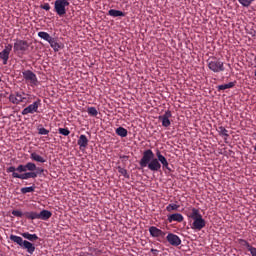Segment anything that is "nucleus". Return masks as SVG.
Instances as JSON below:
<instances>
[{
	"instance_id": "1",
	"label": "nucleus",
	"mask_w": 256,
	"mask_h": 256,
	"mask_svg": "<svg viewBox=\"0 0 256 256\" xmlns=\"http://www.w3.org/2000/svg\"><path fill=\"white\" fill-rule=\"evenodd\" d=\"M157 157V158H156ZM155 153H153V150L147 149L143 152L142 158L139 161V165L142 169H145L147 167L150 171H153L154 173L157 171H161V165L163 171H171L169 168V161H167V158L161 154V151L157 150Z\"/></svg>"
},
{
	"instance_id": "2",
	"label": "nucleus",
	"mask_w": 256,
	"mask_h": 256,
	"mask_svg": "<svg viewBox=\"0 0 256 256\" xmlns=\"http://www.w3.org/2000/svg\"><path fill=\"white\" fill-rule=\"evenodd\" d=\"M35 171H37V165L33 162H28L25 165L19 164L17 167L9 166L6 168V173H12L13 179H21L22 181L37 179L39 172Z\"/></svg>"
},
{
	"instance_id": "3",
	"label": "nucleus",
	"mask_w": 256,
	"mask_h": 256,
	"mask_svg": "<svg viewBox=\"0 0 256 256\" xmlns=\"http://www.w3.org/2000/svg\"><path fill=\"white\" fill-rule=\"evenodd\" d=\"M188 215H190V219L193 220L191 224V229H194V231H201V229H205V225H207V222L205 221V219H203V216L201 215V212H199V209L191 208Z\"/></svg>"
},
{
	"instance_id": "4",
	"label": "nucleus",
	"mask_w": 256,
	"mask_h": 256,
	"mask_svg": "<svg viewBox=\"0 0 256 256\" xmlns=\"http://www.w3.org/2000/svg\"><path fill=\"white\" fill-rule=\"evenodd\" d=\"M10 240H12L13 243L19 245L21 249H26L29 255H33V253H35V245L27 240H23L22 237L17 235H10Z\"/></svg>"
},
{
	"instance_id": "5",
	"label": "nucleus",
	"mask_w": 256,
	"mask_h": 256,
	"mask_svg": "<svg viewBox=\"0 0 256 256\" xmlns=\"http://www.w3.org/2000/svg\"><path fill=\"white\" fill-rule=\"evenodd\" d=\"M208 69L213 73H223L225 71V63L217 57H212L207 60Z\"/></svg>"
},
{
	"instance_id": "6",
	"label": "nucleus",
	"mask_w": 256,
	"mask_h": 256,
	"mask_svg": "<svg viewBox=\"0 0 256 256\" xmlns=\"http://www.w3.org/2000/svg\"><path fill=\"white\" fill-rule=\"evenodd\" d=\"M26 219H31L32 221L35 219H41L42 221H49L51 219L53 213L49 210H42L40 213L37 212H25Z\"/></svg>"
},
{
	"instance_id": "7",
	"label": "nucleus",
	"mask_w": 256,
	"mask_h": 256,
	"mask_svg": "<svg viewBox=\"0 0 256 256\" xmlns=\"http://www.w3.org/2000/svg\"><path fill=\"white\" fill-rule=\"evenodd\" d=\"M67 7H69V0H56L54 2V11L59 17L67 15Z\"/></svg>"
},
{
	"instance_id": "8",
	"label": "nucleus",
	"mask_w": 256,
	"mask_h": 256,
	"mask_svg": "<svg viewBox=\"0 0 256 256\" xmlns=\"http://www.w3.org/2000/svg\"><path fill=\"white\" fill-rule=\"evenodd\" d=\"M22 77L25 80V83H27V85H30V87H37V85H39V79H37V74L31 70L22 71Z\"/></svg>"
},
{
	"instance_id": "9",
	"label": "nucleus",
	"mask_w": 256,
	"mask_h": 256,
	"mask_svg": "<svg viewBox=\"0 0 256 256\" xmlns=\"http://www.w3.org/2000/svg\"><path fill=\"white\" fill-rule=\"evenodd\" d=\"M32 101L34 102L22 110L21 115H33V113H39L41 99L36 97L35 99H32Z\"/></svg>"
},
{
	"instance_id": "10",
	"label": "nucleus",
	"mask_w": 256,
	"mask_h": 256,
	"mask_svg": "<svg viewBox=\"0 0 256 256\" xmlns=\"http://www.w3.org/2000/svg\"><path fill=\"white\" fill-rule=\"evenodd\" d=\"M14 53H21L24 55V53H27L29 51V42L27 40H16V43H14L13 46Z\"/></svg>"
},
{
	"instance_id": "11",
	"label": "nucleus",
	"mask_w": 256,
	"mask_h": 256,
	"mask_svg": "<svg viewBox=\"0 0 256 256\" xmlns=\"http://www.w3.org/2000/svg\"><path fill=\"white\" fill-rule=\"evenodd\" d=\"M11 51H13L12 44H6L4 49L0 52V59L3 61V65H7L9 62V56L11 55Z\"/></svg>"
},
{
	"instance_id": "12",
	"label": "nucleus",
	"mask_w": 256,
	"mask_h": 256,
	"mask_svg": "<svg viewBox=\"0 0 256 256\" xmlns=\"http://www.w3.org/2000/svg\"><path fill=\"white\" fill-rule=\"evenodd\" d=\"M16 97L18 99V103L20 105V103H31V101H33V99H37V96L35 95H31V94H26L25 92H15Z\"/></svg>"
},
{
	"instance_id": "13",
	"label": "nucleus",
	"mask_w": 256,
	"mask_h": 256,
	"mask_svg": "<svg viewBox=\"0 0 256 256\" xmlns=\"http://www.w3.org/2000/svg\"><path fill=\"white\" fill-rule=\"evenodd\" d=\"M166 241H168L172 247H179V245H181V238H179L177 234L169 233L166 236Z\"/></svg>"
},
{
	"instance_id": "14",
	"label": "nucleus",
	"mask_w": 256,
	"mask_h": 256,
	"mask_svg": "<svg viewBox=\"0 0 256 256\" xmlns=\"http://www.w3.org/2000/svg\"><path fill=\"white\" fill-rule=\"evenodd\" d=\"M149 233L151 235V237H155V238H161V239H164L165 238V235H167V233H165L163 230L155 227V226H151L149 228Z\"/></svg>"
},
{
	"instance_id": "15",
	"label": "nucleus",
	"mask_w": 256,
	"mask_h": 256,
	"mask_svg": "<svg viewBox=\"0 0 256 256\" xmlns=\"http://www.w3.org/2000/svg\"><path fill=\"white\" fill-rule=\"evenodd\" d=\"M172 117L171 111H166L162 116H159V121H162V127H170L171 120L169 118Z\"/></svg>"
},
{
	"instance_id": "16",
	"label": "nucleus",
	"mask_w": 256,
	"mask_h": 256,
	"mask_svg": "<svg viewBox=\"0 0 256 256\" xmlns=\"http://www.w3.org/2000/svg\"><path fill=\"white\" fill-rule=\"evenodd\" d=\"M48 43L55 53L59 52V50L64 47L63 43L59 42L57 38L52 37Z\"/></svg>"
},
{
	"instance_id": "17",
	"label": "nucleus",
	"mask_w": 256,
	"mask_h": 256,
	"mask_svg": "<svg viewBox=\"0 0 256 256\" xmlns=\"http://www.w3.org/2000/svg\"><path fill=\"white\" fill-rule=\"evenodd\" d=\"M77 144L79 145L80 149H87V145H89V139L84 134L80 135Z\"/></svg>"
},
{
	"instance_id": "18",
	"label": "nucleus",
	"mask_w": 256,
	"mask_h": 256,
	"mask_svg": "<svg viewBox=\"0 0 256 256\" xmlns=\"http://www.w3.org/2000/svg\"><path fill=\"white\" fill-rule=\"evenodd\" d=\"M183 219L184 218L181 213H174L168 216L169 223H173V221H176L177 223H183Z\"/></svg>"
},
{
	"instance_id": "19",
	"label": "nucleus",
	"mask_w": 256,
	"mask_h": 256,
	"mask_svg": "<svg viewBox=\"0 0 256 256\" xmlns=\"http://www.w3.org/2000/svg\"><path fill=\"white\" fill-rule=\"evenodd\" d=\"M30 159L32 161H36V163H47V159H45L43 156L37 154L36 152H32L30 154Z\"/></svg>"
},
{
	"instance_id": "20",
	"label": "nucleus",
	"mask_w": 256,
	"mask_h": 256,
	"mask_svg": "<svg viewBox=\"0 0 256 256\" xmlns=\"http://www.w3.org/2000/svg\"><path fill=\"white\" fill-rule=\"evenodd\" d=\"M108 15L110 17H125V12L121 10L110 9L108 11Z\"/></svg>"
},
{
	"instance_id": "21",
	"label": "nucleus",
	"mask_w": 256,
	"mask_h": 256,
	"mask_svg": "<svg viewBox=\"0 0 256 256\" xmlns=\"http://www.w3.org/2000/svg\"><path fill=\"white\" fill-rule=\"evenodd\" d=\"M22 237H24V239H27L28 241H37L39 239V236H37V234H31L29 232H24L22 233Z\"/></svg>"
},
{
	"instance_id": "22",
	"label": "nucleus",
	"mask_w": 256,
	"mask_h": 256,
	"mask_svg": "<svg viewBox=\"0 0 256 256\" xmlns=\"http://www.w3.org/2000/svg\"><path fill=\"white\" fill-rule=\"evenodd\" d=\"M115 133L116 135H118V137H127L129 132L127 131V129L120 126L115 130Z\"/></svg>"
},
{
	"instance_id": "23",
	"label": "nucleus",
	"mask_w": 256,
	"mask_h": 256,
	"mask_svg": "<svg viewBox=\"0 0 256 256\" xmlns=\"http://www.w3.org/2000/svg\"><path fill=\"white\" fill-rule=\"evenodd\" d=\"M235 82H230L228 84H222L217 86V91H225V89H233Z\"/></svg>"
},
{
	"instance_id": "24",
	"label": "nucleus",
	"mask_w": 256,
	"mask_h": 256,
	"mask_svg": "<svg viewBox=\"0 0 256 256\" xmlns=\"http://www.w3.org/2000/svg\"><path fill=\"white\" fill-rule=\"evenodd\" d=\"M38 37H40V39H43L44 41H47V43H49L53 38L51 37V35H49V33L43 31L38 32Z\"/></svg>"
},
{
	"instance_id": "25",
	"label": "nucleus",
	"mask_w": 256,
	"mask_h": 256,
	"mask_svg": "<svg viewBox=\"0 0 256 256\" xmlns=\"http://www.w3.org/2000/svg\"><path fill=\"white\" fill-rule=\"evenodd\" d=\"M238 243L241 247H246V249L249 251L253 246L249 244V242L245 239H238Z\"/></svg>"
},
{
	"instance_id": "26",
	"label": "nucleus",
	"mask_w": 256,
	"mask_h": 256,
	"mask_svg": "<svg viewBox=\"0 0 256 256\" xmlns=\"http://www.w3.org/2000/svg\"><path fill=\"white\" fill-rule=\"evenodd\" d=\"M87 113H88V115H90V117H97V115H99V112L97 111V108H95V107H88Z\"/></svg>"
},
{
	"instance_id": "27",
	"label": "nucleus",
	"mask_w": 256,
	"mask_h": 256,
	"mask_svg": "<svg viewBox=\"0 0 256 256\" xmlns=\"http://www.w3.org/2000/svg\"><path fill=\"white\" fill-rule=\"evenodd\" d=\"M179 205L177 204H169L167 207H166V211L168 213H173V211H178L179 210Z\"/></svg>"
},
{
	"instance_id": "28",
	"label": "nucleus",
	"mask_w": 256,
	"mask_h": 256,
	"mask_svg": "<svg viewBox=\"0 0 256 256\" xmlns=\"http://www.w3.org/2000/svg\"><path fill=\"white\" fill-rule=\"evenodd\" d=\"M218 133H220V135L222 137H229V131L227 129H225V127H223V126H220L218 128Z\"/></svg>"
},
{
	"instance_id": "29",
	"label": "nucleus",
	"mask_w": 256,
	"mask_h": 256,
	"mask_svg": "<svg viewBox=\"0 0 256 256\" xmlns=\"http://www.w3.org/2000/svg\"><path fill=\"white\" fill-rule=\"evenodd\" d=\"M118 173H120V175H123V177H125V179H129V173H127V169L118 166Z\"/></svg>"
},
{
	"instance_id": "30",
	"label": "nucleus",
	"mask_w": 256,
	"mask_h": 256,
	"mask_svg": "<svg viewBox=\"0 0 256 256\" xmlns=\"http://www.w3.org/2000/svg\"><path fill=\"white\" fill-rule=\"evenodd\" d=\"M34 191H35V186L21 188V193L23 195H25L27 193H33Z\"/></svg>"
},
{
	"instance_id": "31",
	"label": "nucleus",
	"mask_w": 256,
	"mask_h": 256,
	"mask_svg": "<svg viewBox=\"0 0 256 256\" xmlns=\"http://www.w3.org/2000/svg\"><path fill=\"white\" fill-rule=\"evenodd\" d=\"M9 101L10 103H13V105H19V100L17 99V94H10L9 95Z\"/></svg>"
},
{
	"instance_id": "32",
	"label": "nucleus",
	"mask_w": 256,
	"mask_h": 256,
	"mask_svg": "<svg viewBox=\"0 0 256 256\" xmlns=\"http://www.w3.org/2000/svg\"><path fill=\"white\" fill-rule=\"evenodd\" d=\"M58 133L64 135V137H68V135L71 134V131H69V128H59Z\"/></svg>"
},
{
	"instance_id": "33",
	"label": "nucleus",
	"mask_w": 256,
	"mask_h": 256,
	"mask_svg": "<svg viewBox=\"0 0 256 256\" xmlns=\"http://www.w3.org/2000/svg\"><path fill=\"white\" fill-rule=\"evenodd\" d=\"M253 1L255 0H238V2L240 3V5H242V7H249L251 3H253Z\"/></svg>"
},
{
	"instance_id": "34",
	"label": "nucleus",
	"mask_w": 256,
	"mask_h": 256,
	"mask_svg": "<svg viewBox=\"0 0 256 256\" xmlns=\"http://www.w3.org/2000/svg\"><path fill=\"white\" fill-rule=\"evenodd\" d=\"M12 215L14 217H25V212H21L20 210H13Z\"/></svg>"
},
{
	"instance_id": "35",
	"label": "nucleus",
	"mask_w": 256,
	"mask_h": 256,
	"mask_svg": "<svg viewBox=\"0 0 256 256\" xmlns=\"http://www.w3.org/2000/svg\"><path fill=\"white\" fill-rule=\"evenodd\" d=\"M38 133H39V135H49V130H47L44 127L38 128Z\"/></svg>"
},
{
	"instance_id": "36",
	"label": "nucleus",
	"mask_w": 256,
	"mask_h": 256,
	"mask_svg": "<svg viewBox=\"0 0 256 256\" xmlns=\"http://www.w3.org/2000/svg\"><path fill=\"white\" fill-rule=\"evenodd\" d=\"M41 9H44V11H49L51 9V5H49V3H44L41 5Z\"/></svg>"
},
{
	"instance_id": "37",
	"label": "nucleus",
	"mask_w": 256,
	"mask_h": 256,
	"mask_svg": "<svg viewBox=\"0 0 256 256\" xmlns=\"http://www.w3.org/2000/svg\"><path fill=\"white\" fill-rule=\"evenodd\" d=\"M150 253H152L153 256H159V250L155 249V248H152L150 250Z\"/></svg>"
},
{
	"instance_id": "38",
	"label": "nucleus",
	"mask_w": 256,
	"mask_h": 256,
	"mask_svg": "<svg viewBox=\"0 0 256 256\" xmlns=\"http://www.w3.org/2000/svg\"><path fill=\"white\" fill-rule=\"evenodd\" d=\"M248 251L250 252V254L252 256H256V248L255 247L252 246Z\"/></svg>"
},
{
	"instance_id": "39",
	"label": "nucleus",
	"mask_w": 256,
	"mask_h": 256,
	"mask_svg": "<svg viewBox=\"0 0 256 256\" xmlns=\"http://www.w3.org/2000/svg\"><path fill=\"white\" fill-rule=\"evenodd\" d=\"M43 169H41V168H38L37 166H36V173H43Z\"/></svg>"
},
{
	"instance_id": "40",
	"label": "nucleus",
	"mask_w": 256,
	"mask_h": 256,
	"mask_svg": "<svg viewBox=\"0 0 256 256\" xmlns=\"http://www.w3.org/2000/svg\"><path fill=\"white\" fill-rule=\"evenodd\" d=\"M0 82H1V78H0Z\"/></svg>"
}]
</instances>
